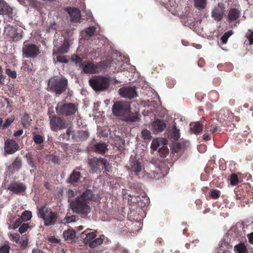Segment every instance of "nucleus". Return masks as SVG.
<instances>
[{
    "mask_svg": "<svg viewBox=\"0 0 253 253\" xmlns=\"http://www.w3.org/2000/svg\"><path fill=\"white\" fill-rule=\"evenodd\" d=\"M99 199L98 195H93L91 190H86L81 196L77 197L71 202L70 207L75 213L87 214L91 210L90 202L98 200Z\"/></svg>",
    "mask_w": 253,
    "mask_h": 253,
    "instance_id": "1",
    "label": "nucleus"
},
{
    "mask_svg": "<svg viewBox=\"0 0 253 253\" xmlns=\"http://www.w3.org/2000/svg\"><path fill=\"white\" fill-rule=\"evenodd\" d=\"M129 175L136 176L145 180L152 178L150 173L146 172L141 160L131 157L129 165L126 166Z\"/></svg>",
    "mask_w": 253,
    "mask_h": 253,
    "instance_id": "2",
    "label": "nucleus"
},
{
    "mask_svg": "<svg viewBox=\"0 0 253 253\" xmlns=\"http://www.w3.org/2000/svg\"><path fill=\"white\" fill-rule=\"evenodd\" d=\"M96 236L95 233L93 232H83L81 234V238L83 239L84 245L90 248H95L101 245L103 242L104 235H101L98 238H96Z\"/></svg>",
    "mask_w": 253,
    "mask_h": 253,
    "instance_id": "3",
    "label": "nucleus"
},
{
    "mask_svg": "<svg viewBox=\"0 0 253 253\" xmlns=\"http://www.w3.org/2000/svg\"><path fill=\"white\" fill-rule=\"evenodd\" d=\"M55 111L58 115L70 116L74 115L78 111V107L73 103L61 101L58 103L55 107Z\"/></svg>",
    "mask_w": 253,
    "mask_h": 253,
    "instance_id": "4",
    "label": "nucleus"
},
{
    "mask_svg": "<svg viewBox=\"0 0 253 253\" xmlns=\"http://www.w3.org/2000/svg\"><path fill=\"white\" fill-rule=\"evenodd\" d=\"M38 216L42 218L45 226L54 224L57 219V214L53 212L46 206H42L38 210Z\"/></svg>",
    "mask_w": 253,
    "mask_h": 253,
    "instance_id": "5",
    "label": "nucleus"
},
{
    "mask_svg": "<svg viewBox=\"0 0 253 253\" xmlns=\"http://www.w3.org/2000/svg\"><path fill=\"white\" fill-rule=\"evenodd\" d=\"M48 86L53 91L60 94L66 90L67 80L64 78H53L49 81Z\"/></svg>",
    "mask_w": 253,
    "mask_h": 253,
    "instance_id": "6",
    "label": "nucleus"
},
{
    "mask_svg": "<svg viewBox=\"0 0 253 253\" xmlns=\"http://www.w3.org/2000/svg\"><path fill=\"white\" fill-rule=\"evenodd\" d=\"M89 83L94 90L103 91L108 88L109 81L105 77L95 76L89 80Z\"/></svg>",
    "mask_w": 253,
    "mask_h": 253,
    "instance_id": "7",
    "label": "nucleus"
},
{
    "mask_svg": "<svg viewBox=\"0 0 253 253\" xmlns=\"http://www.w3.org/2000/svg\"><path fill=\"white\" fill-rule=\"evenodd\" d=\"M112 112L116 116L124 118L130 112V104L126 101H118L114 103L112 107Z\"/></svg>",
    "mask_w": 253,
    "mask_h": 253,
    "instance_id": "8",
    "label": "nucleus"
},
{
    "mask_svg": "<svg viewBox=\"0 0 253 253\" xmlns=\"http://www.w3.org/2000/svg\"><path fill=\"white\" fill-rule=\"evenodd\" d=\"M23 56L26 58H35L40 53L39 47L33 43L24 42L22 48Z\"/></svg>",
    "mask_w": 253,
    "mask_h": 253,
    "instance_id": "9",
    "label": "nucleus"
},
{
    "mask_svg": "<svg viewBox=\"0 0 253 253\" xmlns=\"http://www.w3.org/2000/svg\"><path fill=\"white\" fill-rule=\"evenodd\" d=\"M89 165L92 170L94 172H97L98 170L104 169L107 171L109 170L108 168L109 163H107L106 160L102 158H93L90 161Z\"/></svg>",
    "mask_w": 253,
    "mask_h": 253,
    "instance_id": "10",
    "label": "nucleus"
},
{
    "mask_svg": "<svg viewBox=\"0 0 253 253\" xmlns=\"http://www.w3.org/2000/svg\"><path fill=\"white\" fill-rule=\"evenodd\" d=\"M49 124L51 129L54 131L64 129L67 126L66 121L63 119L55 116L49 117Z\"/></svg>",
    "mask_w": 253,
    "mask_h": 253,
    "instance_id": "11",
    "label": "nucleus"
},
{
    "mask_svg": "<svg viewBox=\"0 0 253 253\" xmlns=\"http://www.w3.org/2000/svg\"><path fill=\"white\" fill-rule=\"evenodd\" d=\"M5 32L6 35L13 41H19L23 37V31L12 26H7L5 29Z\"/></svg>",
    "mask_w": 253,
    "mask_h": 253,
    "instance_id": "12",
    "label": "nucleus"
},
{
    "mask_svg": "<svg viewBox=\"0 0 253 253\" xmlns=\"http://www.w3.org/2000/svg\"><path fill=\"white\" fill-rule=\"evenodd\" d=\"M7 189L13 193L19 194L25 191L26 186L21 182L12 181L9 183L7 187Z\"/></svg>",
    "mask_w": 253,
    "mask_h": 253,
    "instance_id": "13",
    "label": "nucleus"
},
{
    "mask_svg": "<svg viewBox=\"0 0 253 253\" xmlns=\"http://www.w3.org/2000/svg\"><path fill=\"white\" fill-rule=\"evenodd\" d=\"M119 94L123 97L131 99L137 96L135 88L132 86H126L120 88L118 90Z\"/></svg>",
    "mask_w": 253,
    "mask_h": 253,
    "instance_id": "14",
    "label": "nucleus"
},
{
    "mask_svg": "<svg viewBox=\"0 0 253 253\" xmlns=\"http://www.w3.org/2000/svg\"><path fill=\"white\" fill-rule=\"evenodd\" d=\"M4 149L6 153L12 154L18 150L19 145L14 140L7 139L5 140Z\"/></svg>",
    "mask_w": 253,
    "mask_h": 253,
    "instance_id": "15",
    "label": "nucleus"
},
{
    "mask_svg": "<svg viewBox=\"0 0 253 253\" xmlns=\"http://www.w3.org/2000/svg\"><path fill=\"white\" fill-rule=\"evenodd\" d=\"M13 7L4 0H0V15H6L12 18L14 15Z\"/></svg>",
    "mask_w": 253,
    "mask_h": 253,
    "instance_id": "16",
    "label": "nucleus"
},
{
    "mask_svg": "<svg viewBox=\"0 0 253 253\" xmlns=\"http://www.w3.org/2000/svg\"><path fill=\"white\" fill-rule=\"evenodd\" d=\"M168 143V140L164 138H157L154 139L151 145V148L153 151L158 150L159 151L164 146L166 145Z\"/></svg>",
    "mask_w": 253,
    "mask_h": 253,
    "instance_id": "17",
    "label": "nucleus"
},
{
    "mask_svg": "<svg viewBox=\"0 0 253 253\" xmlns=\"http://www.w3.org/2000/svg\"><path fill=\"white\" fill-rule=\"evenodd\" d=\"M80 68L83 69L84 73L87 74H94L99 72V71L98 65H96L92 62H89L86 65L80 64Z\"/></svg>",
    "mask_w": 253,
    "mask_h": 253,
    "instance_id": "18",
    "label": "nucleus"
},
{
    "mask_svg": "<svg viewBox=\"0 0 253 253\" xmlns=\"http://www.w3.org/2000/svg\"><path fill=\"white\" fill-rule=\"evenodd\" d=\"M67 10L73 22H79L80 21L81 14L80 10L73 7H69L67 8Z\"/></svg>",
    "mask_w": 253,
    "mask_h": 253,
    "instance_id": "19",
    "label": "nucleus"
},
{
    "mask_svg": "<svg viewBox=\"0 0 253 253\" xmlns=\"http://www.w3.org/2000/svg\"><path fill=\"white\" fill-rule=\"evenodd\" d=\"M240 12L237 9H231L228 12L227 18L228 22L231 23L235 22L236 23H239L238 19L240 16Z\"/></svg>",
    "mask_w": 253,
    "mask_h": 253,
    "instance_id": "20",
    "label": "nucleus"
},
{
    "mask_svg": "<svg viewBox=\"0 0 253 253\" xmlns=\"http://www.w3.org/2000/svg\"><path fill=\"white\" fill-rule=\"evenodd\" d=\"M153 130L156 132L163 131L166 127V124L164 121L156 119L152 124Z\"/></svg>",
    "mask_w": 253,
    "mask_h": 253,
    "instance_id": "21",
    "label": "nucleus"
},
{
    "mask_svg": "<svg viewBox=\"0 0 253 253\" xmlns=\"http://www.w3.org/2000/svg\"><path fill=\"white\" fill-rule=\"evenodd\" d=\"M224 13L223 9L218 5L212 10L211 16L215 21H220L222 20Z\"/></svg>",
    "mask_w": 253,
    "mask_h": 253,
    "instance_id": "22",
    "label": "nucleus"
},
{
    "mask_svg": "<svg viewBox=\"0 0 253 253\" xmlns=\"http://www.w3.org/2000/svg\"><path fill=\"white\" fill-rule=\"evenodd\" d=\"M89 136V133L87 131L79 130L76 131L73 138L79 140H83L86 139Z\"/></svg>",
    "mask_w": 253,
    "mask_h": 253,
    "instance_id": "23",
    "label": "nucleus"
},
{
    "mask_svg": "<svg viewBox=\"0 0 253 253\" xmlns=\"http://www.w3.org/2000/svg\"><path fill=\"white\" fill-rule=\"evenodd\" d=\"M81 176V173L79 171L74 170L71 173L70 177L67 179V182L70 183L77 182L80 180Z\"/></svg>",
    "mask_w": 253,
    "mask_h": 253,
    "instance_id": "24",
    "label": "nucleus"
},
{
    "mask_svg": "<svg viewBox=\"0 0 253 253\" xmlns=\"http://www.w3.org/2000/svg\"><path fill=\"white\" fill-rule=\"evenodd\" d=\"M190 129L195 134H198L202 132L203 127L200 123L196 122L190 124Z\"/></svg>",
    "mask_w": 253,
    "mask_h": 253,
    "instance_id": "25",
    "label": "nucleus"
},
{
    "mask_svg": "<svg viewBox=\"0 0 253 253\" xmlns=\"http://www.w3.org/2000/svg\"><path fill=\"white\" fill-rule=\"evenodd\" d=\"M70 48V42L68 40H65L63 43L58 49V53L60 54L66 53Z\"/></svg>",
    "mask_w": 253,
    "mask_h": 253,
    "instance_id": "26",
    "label": "nucleus"
},
{
    "mask_svg": "<svg viewBox=\"0 0 253 253\" xmlns=\"http://www.w3.org/2000/svg\"><path fill=\"white\" fill-rule=\"evenodd\" d=\"M124 120L127 122H135L139 121V118L137 113H130V112L128 113L124 118Z\"/></svg>",
    "mask_w": 253,
    "mask_h": 253,
    "instance_id": "27",
    "label": "nucleus"
},
{
    "mask_svg": "<svg viewBox=\"0 0 253 253\" xmlns=\"http://www.w3.org/2000/svg\"><path fill=\"white\" fill-rule=\"evenodd\" d=\"M63 236L65 240L71 241L75 237L76 233L74 230L69 229L64 231Z\"/></svg>",
    "mask_w": 253,
    "mask_h": 253,
    "instance_id": "28",
    "label": "nucleus"
},
{
    "mask_svg": "<svg viewBox=\"0 0 253 253\" xmlns=\"http://www.w3.org/2000/svg\"><path fill=\"white\" fill-rule=\"evenodd\" d=\"M234 251L236 253H248V250L244 243H241L234 246Z\"/></svg>",
    "mask_w": 253,
    "mask_h": 253,
    "instance_id": "29",
    "label": "nucleus"
},
{
    "mask_svg": "<svg viewBox=\"0 0 253 253\" xmlns=\"http://www.w3.org/2000/svg\"><path fill=\"white\" fill-rule=\"evenodd\" d=\"M107 147L105 143L100 142L94 145V149L100 153H104L107 150Z\"/></svg>",
    "mask_w": 253,
    "mask_h": 253,
    "instance_id": "30",
    "label": "nucleus"
},
{
    "mask_svg": "<svg viewBox=\"0 0 253 253\" xmlns=\"http://www.w3.org/2000/svg\"><path fill=\"white\" fill-rule=\"evenodd\" d=\"M194 6L198 9H203L207 5V0H194Z\"/></svg>",
    "mask_w": 253,
    "mask_h": 253,
    "instance_id": "31",
    "label": "nucleus"
},
{
    "mask_svg": "<svg viewBox=\"0 0 253 253\" xmlns=\"http://www.w3.org/2000/svg\"><path fill=\"white\" fill-rule=\"evenodd\" d=\"M32 217V212L29 211H25L21 214V218L23 221L30 220Z\"/></svg>",
    "mask_w": 253,
    "mask_h": 253,
    "instance_id": "32",
    "label": "nucleus"
},
{
    "mask_svg": "<svg viewBox=\"0 0 253 253\" xmlns=\"http://www.w3.org/2000/svg\"><path fill=\"white\" fill-rule=\"evenodd\" d=\"M171 134L174 140H177L180 137L179 130L177 128L175 125L172 126Z\"/></svg>",
    "mask_w": 253,
    "mask_h": 253,
    "instance_id": "33",
    "label": "nucleus"
},
{
    "mask_svg": "<svg viewBox=\"0 0 253 253\" xmlns=\"http://www.w3.org/2000/svg\"><path fill=\"white\" fill-rule=\"evenodd\" d=\"M32 120L28 114H25L22 118V123L25 127H28L30 125V122Z\"/></svg>",
    "mask_w": 253,
    "mask_h": 253,
    "instance_id": "34",
    "label": "nucleus"
},
{
    "mask_svg": "<svg viewBox=\"0 0 253 253\" xmlns=\"http://www.w3.org/2000/svg\"><path fill=\"white\" fill-rule=\"evenodd\" d=\"M31 229V226H29L28 223H23L21 225L19 229V232L21 234H23Z\"/></svg>",
    "mask_w": 253,
    "mask_h": 253,
    "instance_id": "35",
    "label": "nucleus"
},
{
    "mask_svg": "<svg viewBox=\"0 0 253 253\" xmlns=\"http://www.w3.org/2000/svg\"><path fill=\"white\" fill-rule=\"evenodd\" d=\"M161 148L158 152L162 157H165L169 154V150L166 145Z\"/></svg>",
    "mask_w": 253,
    "mask_h": 253,
    "instance_id": "36",
    "label": "nucleus"
},
{
    "mask_svg": "<svg viewBox=\"0 0 253 253\" xmlns=\"http://www.w3.org/2000/svg\"><path fill=\"white\" fill-rule=\"evenodd\" d=\"M9 239L11 241L13 242H15L16 243H20V236L17 233H14L10 234L9 236Z\"/></svg>",
    "mask_w": 253,
    "mask_h": 253,
    "instance_id": "37",
    "label": "nucleus"
},
{
    "mask_svg": "<svg viewBox=\"0 0 253 253\" xmlns=\"http://www.w3.org/2000/svg\"><path fill=\"white\" fill-rule=\"evenodd\" d=\"M239 180L237 175L235 174H232L230 176V184L232 185H236L238 183Z\"/></svg>",
    "mask_w": 253,
    "mask_h": 253,
    "instance_id": "38",
    "label": "nucleus"
},
{
    "mask_svg": "<svg viewBox=\"0 0 253 253\" xmlns=\"http://www.w3.org/2000/svg\"><path fill=\"white\" fill-rule=\"evenodd\" d=\"M14 120V117L13 116H11L10 118L7 119L4 123L2 125V128H5L7 127H8L13 122Z\"/></svg>",
    "mask_w": 253,
    "mask_h": 253,
    "instance_id": "39",
    "label": "nucleus"
},
{
    "mask_svg": "<svg viewBox=\"0 0 253 253\" xmlns=\"http://www.w3.org/2000/svg\"><path fill=\"white\" fill-rule=\"evenodd\" d=\"M23 220L21 219V217H19L17 219H16V220L15 221V222L13 223V224L11 225V226L10 227L12 229H16L17 228V227H18L20 225H21L22 222H23Z\"/></svg>",
    "mask_w": 253,
    "mask_h": 253,
    "instance_id": "40",
    "label": "nucleus"
},
{
    "mask_svg": "<svg viewBox=\"0 0 253 253\" xmlns=\"http://www.w3.org/2000/svg\"><path fill=\"white\" fill-rule=\"evenodd\" d=\"M141 135L144 139H149L151 138V133L147 129H143L141 132Z\"/></svg>",
    "mask_w": 253,
    "mask_h": 253,
    "instance_id": "41",
    "label": "nucleus"
},
{
    "mask_svg": "<svg viewBox=\"0 0 253 253\" xmlns=\"http://www.w3.org/2000/svg\"><path fill=\"white\" fill-rule=\"evenodd\" d=\"M71 60L73 62H74L75 63H76V64H79V66H80V64H82V59L77 55H73L71 58Z\"/></svg>",
    "mask_w": 253,
    "mask_h": 253,
    "instance_id": "42",
    "label": "nucleus"
},
{
    "mask_svg": "<svg viewBox=\"0 0 253 253\" xmlns=\"http://www.w3.org/2000/svg\"><path fill=\"white\" fill-rule=\"evenodd\" d=\"M5 73L9 77L12 78H16L17 76L16 72L15 71H11L9 69H6L5 70Z\"/></svg>",
    "mask_w": 253,
    "mask_h": 253,
    "instance_id": "43",
    "label": "nucleus"
},
{
    "mask_svg": "<svg viewBox=\"0 0 253 253\" xmlns=\"http://www.w3.org/2000/svg\"><path fill=\"white\" fill-rule=\"evenodd\" d=\"M95 31V28L93 26L88 27L85 31L86 34L87 36H92Z\"/></svg>",
    "mask_w": 253,
    "mask_h": 253,
    "instance_id": "44",
    "label": "nucleus"
},
{
    "mask_svg": "<svg viewBox=\"0 0 253 253\" xmlns=\"http://www.w3.org/2000/svg\"><path fill=\"white\" fill-rule=\"evenodd\" d=\"M47 159L49 161H51L52 162L54 163H58L59 162V159H58V157L55 155H49L47 156Z\"/></svg>",
    "mask_w": 253,
    "mask_h": 253,
    "instance_id": "45",
    "label": "nucleus"
},
{
    "mask_svg": "<svg viewBox=\"0 0 253 253\" xmlns=\"http://www.w3.org/2000/svg\"><path fill=\"white\" fill-rule=\"evenodd\" d=\"M10 247L8 245H4L0 248V253H9Z\"/></svg>",
    "mask_w": 253,
    "mask_h": 253,
    "instance_id": "46",
    "label": "nucleus"
},
{
    "mask_svg": "<svg viewBox=\"0 0 253 253\" xmlns=\"http://www.w3.org/2000/svg\"><path fill=\"white\" fill-rule=\"evenodd\" d=\"M34 140L35 143L37 144H41L42 143L43 139L42 135L37 134L34 136Z\"/></svg>",
    "mask_w": 253,
    "mask_h": 253,
    "instance_id": "47",
    "label": "nucleus"
},
{
    "mask_svg": "<svg viewBox=\"0 0 253 253\" xmlns=\"http://www.w3.org/2000/svg\"><path fill=\"white\" fill-rule=\"evenodd\" d=\"M76 220V217L75 215H72L70 216L67 217L64 219L67 223H70L75 222Z\"/></svg>",
    "mask_w": 253,
    "mask_h": 253,
    "instance_id": "48",
    "label": "nucleus"
},
{
    "mask_svg": "<svg viewBox=\"0 0 253 253\" xmlns=\"http://www.w3.org/2000/svg\"><path fill=\"white\" fill-rule=\"evenodd\" d=\"M216 253H230V252L226 250L222 246H220L217 249Z\"/></svg>",
    "mask_w": 253,
    "mask_h": 253,
    "instance_id": "49",
    "label": "nucleus"
},
{
    "mask_svg": "<svg viewBox=\"0 0 253 253\" xmlns=\"http://www.w3.org/2000/svg\"><path fill=\"white\" fill-rule=\"evenodd\" d=\"M56 59L57 61L60 63H67L68 61L66 57L64 55L57 56Z\"/></svg>",
    "mask_w": 253,
    "mask_h": 253,
    "instance_id": "50",
    "label": "nucleus"
},
{
    "mask_svg": "<svg viewBox=\"0 0 253 253\" xmlns=\"http://www.w3.org/2000/svg\"><path fill=\"white\" fill-rule=\"evenodd\" d=\"M247 38L249 40L250 44H253V31L250 32L247 35Z\"/></svg>",
    "mask_w": 253,
    "mask_h": 253,
    "instance_id": "51",
    "label": "nucleus"
},
{
    "mask_svg": "<svg viewBox=\"0 0 253 253\" xmlns=\"http://www.w3.org/2000/svg\"><path fill=\"white\" fill-rule=\"evenodd\" d=\"M211 196L213 198H217L219 196V192L216 190H212L211 191Z\"/></svg>",
    "mask_w": 253,
    "mask_h": 253,
    "instance_id": "52",
    "label": "nucleus"
},
{
    "mask_svg": "<svg viewBox=\"0 0 253 253\" xmlns=\"http://www.w3.org/2000/svg\"><path fill=\"white\" fill-rule=\"evenodd\" d=\"M181 145L178 143H175L173 145V149L176 152H178L179 151L180 149H181Z\"/></svg>",
    "mask_w": 253,
    "mask_h": 253,
    "instance_id": "53",
    "label": "nucleus"
},
{
    "mask_svg": "<svg viewBox=\"0 0 253 253\" xmlns=\"http://www.w3.org/2000/svg\"><path fill=\"white\" fill-rule=\"evenodd\" d=\"M217 126L216 125H212L211 126L210 129V132H211V133H213L214 132H215L216 131H217Z\"/></svg>",
    "mask_w": 253,
    "mask_h": 253,
    "instance_id": "54",
    "label": "nucleus"
},
{
    "mask_svg": "<svg viewBox=\"0 0 253 253\" xmlns=\"http://www.w3.org/2000/svg\"><path fill=\"white\" fill-rule=\"evenodd\" d=\"M76 132L74 131L73 129L71 128H69L67 129L66 130V133L70 137L71 135H72V137L73 138V136L74 135V134Z\"/></svg>",
    "mask_w": 253,
    "mask_h": 253,
    "instance_id": "55",
    "label": "nucleus"
},
{
    "mask_svg": "<svg viewBox=\"0 0 253 253\" xmlns=\"http://www.w3.org/2000/svg\"><path fill=\"white\" fill-rule=\"evenodd\" d=\"M28 240L26 239V240H23L22 241L20 240V243H19L18 244H20L22 247H25L28 245Z\"/></svg>",
    "mask_w": 253,
    "mask_h": 253,
    "instance_id": "56",
    "label": "nucleus"
},
{
    "mask_svg": "<svg viewBox=\"0 0 253 253\" xmlns=\"http://www.w3.org/2000/svg\"><path fill=\"white\" fill-rule=\"evenodd\" d=\"M248 239L249 240V242L252 244H253V232L251 233L250 234H249L247 236Z\"/></svg>",
    "mask_w": 253,
    "mask_h": 253,
    "instance_id": "57",
    "label": "nucleus"
},
{
    "mask_svg": "<svg viewBox=\"0 0 253 253\" xmlns=\"http://www.w3.org/2000/svg\"><path fill=\"white\" fill-rule=\"evenodd\" d=\"M23 132V131L22 129H19L16 131H15L14 135L15 136H19L22 134Z\"/></svg>",
    "mask_w": 253,
    "mask_h": 253,
    "instance_id": "58",
    "label": "nucleus"
},
{
    "mask_svg": "<svg viewBox=\"0 0 253 253\" xmlns=\"http://www.w3.org/2000/svg\"><path fill=\"white\" fill-rule=\"evenodd\" d=\"M233 34V31L232 30L228 31V32L224 33L223 36H224L225 37H226L227 39L229 38L230 36H231Z\"/></svg>",
    "mask_w": 253,
    "mask_h": 253,
    "instance_id": "59",
    "label": "nucleus"
},
{
    "mask_svg": "<svg viewBox=\"0 0 253 253\" xmlns=\"http://www.w3.org/2000/svg\"><path fill=\"white\" fill-rule=\"evenodd\" d=\"M203 138L206 141H207L210 139V135L208 133H205L203 135Z\"/></svg>",
    "mask_w": 253,
    "mask_h": 253,
    "instance_id": "60",
    "label": "nucleus"
},
{
    "mask_svg": "<svg viewBox=\"0 0 253 253\" xmlns=\"http://www.w3.org/2000/svg\"><path fill=\"white\" fill-rule=\"evenodd\" d=\"M227 40L228 39L223 35L221 38V41H222V42L224 44L227 42Z\"/></svg>",
    "mask_w": 253,
    "mask_h": 253,
    "instance_id": "61",
    "label": "nucleus"
},
{
    "mask_svg": "<svg viewBox=\"0 0 253 253\" xmlns=\"http://www.w3.org/2000/svg\"><path fill=\"white\" fill-rule=\"evenodd\" d=\"M32 253H44L42 251L38 249H34L32 250Z\"/></svg>",
    "mask_w": 253,
    "mask_h": 253,
    "instance_id": "62",
    "label": "nucleus"
},
{
    "mask_svg": "<svg viewBox=\"0 0 253 253\" xmlns=\"http://www.w3.org/2000/svg\"><path fill=\"white\" fill-rule=\"evenodd\" d=\"M28 164L32 168H34L35 167V163L32 160H29V162H28Z\"/></svg>",
    "mask_w": 253,
    "mask_h": 253,
    "instance_id": "63",
    "label": "nucleus"
},
{
    "mask_svg": "<svg viewBox=\"0 0 253 253\" xmlns=\"http://www.w3.org/2000/svg\"><path fill=\"white\" fill-rule=\"evenodd\" d=\"M50 241L53 243H58V240L54 237H52L50 238Z\"/></svg>",
    "mask_w": 253,
    "mask_h": 253,
    "instance_id": "64",
    "label": "nucleus"
}]
</instances>
